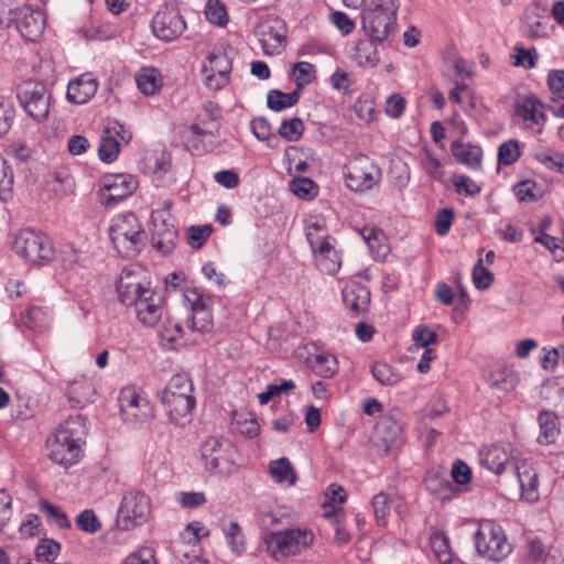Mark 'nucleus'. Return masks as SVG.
<instances>
[{
  "label": "nucleus",
  "mask_w": 564,
  "mask_h": 564,
  "mask_svg": "<svg viewBox=\"0 0 564 564\" xmlns=\"http://www.w3.org/2000/svg\"><path fill=\"white\" fill-rule=\"evenodd\" d=\"M91 384L85 378L72 381L66 390V395L72 406H83L89 401Z\"/></svg>",
  "instance_id": "obj_41"
},
{
  "label": "nucleus",
  "mask_w": 564,
  "mask_h": 564,
  "mask_svg": "<svg viewBox=\"0 0 564 564\" xmlns=\"http://www.w3.org/2000/svg\"><path fill=\"white\" fill-rule=\"evenodd\" d=\"M209 535V530L199 521L188 523L182 534L183 540L191 544H197Z\"/></svg>",
  "instance_id": "obj_61"
},
{
  "label": "nucleus",
  "mask_w": 564,
  "mask_h": 564,
  "mask_svg": "<svg viewBox=\"0 0 564 564\" xmlns=\"http://www.w3.org/2000/svg\"><path fill=\"white\" fill-rule=\"evenodd\" d=\"M482 262L484 260L479 259L473 268V282L478 290H487L494 282V274Z\"/></svg>",
  "instance_id": "obj_58"
},
{
  "label": "nucleus",
  "mask_w": 564,
  "mask_h": 564,
  "mask_svg": "<svg viewBox=\"0 0 564 564\" xmlns=\"http://www.w3.org/2000/svg\"><path fill=\"white\" fill-rule=\"evenodd\" d=\"M451 152L459 164L473 170L481 166L482 149L479 145L456 140L451 144Z\"/></svg>",
  "instance_id": "obj_27"
},
{
  "label": "nucleus",
  "mask_w": 564,
  "mask_h": 564,
  "mask_svg": "<svg viewBox=\"0 0 564 564\" xmlns=\"http://www.w3.org/2000/svg\"><path fill=\"white\" fill-rule=\"evenodd\" d=\"M151 499L142 490H128L119 505L116 524L123 531L132 530L148 522L151 516Z\"/></svg>",
  "instance_id": "obj_8"
},
{
  "label": "nucleus",
  "mask_w": 564,
  "mask_h": 564,
  "mask_svg": "<svg viewBox=\"0 0 564 564\" xmlns=\"http://www.w3.org/2000/svg\"><path fill=\"white\" fill-rule=\"evenodd\" d=\"M304 131L303 121L300 118H291L283 120L279 128L280 137L288 141H297L301 139Z\"/></svg>",
  "instance_id": "obj_50"
},
{
  "label": "nucleus",
  "mask_w": 564,
  "mask_h": 564,
  "mask_svg": "<svg viewBox=\"0 0 564 564\" xmlns=\"http://www.w3.org/2000/svg\"><path fill=\"white\" fill-rule=\"evenodd\" d=\"M119 151L120 143L118 139L104 131L98 148L99 160L105 163H112L118 158Z\"/></svg>",
  "instance_id": "obj_45"
},
{
  "label": "nucleus",
  "mask_w": 564,
  "mask_h": 564,
  "mask_svg": "<svg viewBox=\"0 0 564 564\" xmlns=\"http://www.w3.org/2000/svg\"><path fill=\"white\" fill-rule=\"evenodd\" d=\"M151 28L159 40L172 42L186 30V22L177 9L165 7L153 17Z\"/></svg>",
  "instance_id": "obj_15"
},
{
  "label": "nucleus",
  "mask_w": 564,
  "mask_h": 564,
  "mask_svg": "<svg viewBox=\"0 0 564 564\" xmlns=\"http://www.w3.org/2000/svg\"><path fill=\"white\" fill-rule=\"evenodd\" d=\"M76 524L77 527L86 532V533H96L100 530L101 523L99 519L97 518L96 513L91 509H85L83 510L77 517H76Z\"/></svg>",
  "instance_id": "obj_54"
},
{
  "label": "nucleus",
  "mask_w": 564,
  "mask_h": 564,
  "mask_svg": "<svg viewBox=\"0 0 564 564\" xmlns=\"http://www.w3.org/2000/svg\"><path fill=\"white\" fill-rule=\"evenodd\" d=\"M271 478L281 486L292 487L297 480V475L292 463L286 457L271 460L269 464Z\"/></svg>",
  "instance_id": "obj_32"
},
{
  "label": "nucleus",
  "mask_w": 564,
  "mask_h": 564,
  "mask_svg": "<svg viewBox=\"0 0 564 564\" xmlns=\"http://www.w3.org/2000/svg\"><path fill=\"white\" fill-rule=\"evenodd\" d=\"M9 14L13 15L8 19L9 22L15 23L17 30L24 40L35 42L42 35L45 28V18L41 10L22 7L10 10Z\"/></svg>",
  "instance_id": "obj_16"
},
{
  "label": "nucleus",
  "mask_w": 564,
  "mask_h": 564,
  "mask_svg": "<svg viewBox=\"0 0 564 564\" xmlns=\"http://www.w3.org/2000/svg\"><path fill=\"white\" fill-rule=\"evenodd\" d=\"M305 236L312 251L328 247L333 242V238L328 234L326 223L322 218H312L306 221Z\"/></svg>",
  "instance_id": "obj_28"
},
{
  "label": "nucleus",
  "mask_w": 564,
  "mask_h": 564,
  "mask_svg": "<svg viewBox=\"0 0 564 564\" xmlns=\"http://www.w3.org/2000/svg\"><path fill=\"white\" fill-rule=\"evenodd\" d=\"M122 564H155L154 551L151 547H141L128 555Z\"/></svg>",
  "instance_id": "obj_64"
},
{
  "label": "nucleus",
  "mask_w": 564,
  "mask_h": 564,
  "mask_svg": "<svg viewBox=\"0 0 564 564\" xmlns=\"http://www.w3.org/2000/svg\"><path fill=\"white\" fill-rule=\"evenodd\" d=\"M488 383L492 389L509 392L516 389L518 377L513 370L507 367H499L490 372Z\"/></svg>",
  "instance_id": "obj_36"
},
{
  "label": "nucleus",
  "mask_w": 564,
  "mask_h": 564,
  "mask_svg": "<svg viewBox=\"0 0 564 564\" xmlns=\"http://www.w3.org/2000/svg\"><path fill=\"white\" fill-rule=\"evenodd\" d=\"M135 188L137 181L129 174L106 175L99 188L100 202L110 206L130 196Z\"/></svg>",
  "instance_id": "obj_17"
},
{
  "label": "nucleus",
  "mask_w": 564,
  "mask_h": 564,
  "mask_svg": "<svg viewBox=\"0 0 564 564\" xmlns=\"http://www.w3.org/2000/svg\"><path fill=\"white\" fill-rule=\"evenodd\" d=\"M97 89V79L93 74L85 73L68 83L66 98L73 104L84 105L96 95Z\"/></svg>",
  "instance_id": "obj_24"
},
{
  "label": "nucleus",
  "mask_w": 564,
  "mask_h": 564,
  "mask_svg": "<svg viewBox=\"0 0 564 564\" xmlns=\"http://www.w3.org/2000/svg\"><path fill=\"white\" fill-rule=\"evenodd\" d=\"M510 458L511 447L508 443H494L478 452L479 464L496 475L505 470Z\"/></svg>",
  "instance_id": "obj_21"
},
{
  "label": "nucleus",
  "mask_w": 564,
  "mask_h": 564,
  "mask_svg": "<svg viewBox=\"0 0 564 564\" xmlns=\"http://www.w3.org/2000/svg\"><path fill=\"white\" fill-rule=\"evenodd\" d=\"M316 70L313 64L308 62H297L293 65L291 75L293 76L296 89L302 90L304 86L310 85L316 78Z\"/></svg>",
  "instance_id": "obj_44"
},
{
  "label": "nucleus",
  "mask_w": 564,
  "mask_h": 564,
  "mask_svg": "<svg viewBox=\"0 0 564 564\" xmlns=\"http://www.w3.org/2000/svg\"><path fill=\"white\" fill-rule=\"evenodd\" d=\"M377 43V41L371 39L360 40L357 42L354 57L359 66L366 68H373L377 66L380 59Z\"/></svg>",
  "instance_id": "obj_35"
},
{
  "label": "nucleus",
  "mask_w": 564,
  "mask_h": 564,
  "mask_svg": "<svg viewBox=\"0 0 564 564\" xmlns=\"http://www.w3.org/2000/svg\"><path fill=\"white\" fill-rule=\"evenodd\" d=\"M86 435V419L80 414L69 415L48 436V457L65 468L76 464L82 456Z\"/></svg>",
  "instance_id": "obj_1"
},
{
  "label": "nucleus",
  "mask_w": 564,
  "mask_h": 564,
  "mask_svg": "<svg viewBox=\"0 0 564 564\" xmlns=\"http://www.w3.org/2000/svg\"><path fill=\"white\" fill-rule=\"evenodd\" d=\"M299 99V90L283 93L278 89H272L267 95V105L273 111H282L294 106Z\"/></svg>",
  "instance_id": "obj_40"
},
{
  "label": "nucleus",
  "mask_w": 564,
  "mask_h": 564,
  "mask_svg": "<svg viewBox=\"0 0 564 564\" xmlns=\"http://www.w3.org/2000/svg\"><path fill=\"white\" fill-rule=\"evenodd\" d=\"M474 541L478 554L490 561H501L511 552V544L503 529L490 520L479 523Z\"/></svg>",
  "instance_id": "obj_9"
},
{
  "label": "nucleus",
  "mask_w": 564,
  "mask_h": 564,
  "mask_svg": "<svg viewBox=\"0 0 564 564\" xmlns=\"http://www.w3.org/2000/svg\"><path fill=\"white\" fill-rule=\"evenodd\" d=\"M400 8V0H370L364 8L365 12L382 13L390 17H395Z\"/></svg>",
  "instance_id": "obj_53"
},
{
  "label": "nucleus",
  "mask_w": 564,
  "mask_h": 564,
  "mask_svg": "<svg viewBox=\"0 0 564 564\" xmlns=\"http://www.w3.org/2000/svg\"><path fill=\"white\" fill-rule=\"evenodd\" d=\"M284 22L278 18L267 19L259 25V42L265 55H278L286 42Z\"/></svg>",
  "instance_id": "obj_18"
},
{
  "label": "nucleus",
  "mask_w": 564,
  "mask_h": 564,
  "mask_svg": "<svg viewBox=\"0 0 564 564\" xmlns=\"http://www.w3.org/2000/svg\"><path fill=\"white\" fill-rule=\"evenodd\" d=\"M109 237L113 248L124 258L137 257L145 242V232L133 213L115 217L109 228Z\"/></svg>",
  "instance_id": "obj_4"
},
{
  "label": "nucleus",
  "mask_w": 564,
  "mask_h": 564,
  "mask_svg": "<svg viewBox=\"0 0 564 564\" xmlns=\"http://www.w3.org/2000/svg\"><path fill=\"white\" fill-rule=\"evenodd\" d=\"M360 235L368 245L373 259L384 260L390 251L384 232L377 227L366 226L360 230Z\"/></svg>",
  "instance_id": "obj_30"
},
{
  "label": "nucleus",
  "mask_w": 564,
  "mask_h": 564,
  "mask_svg": "<svg viewBox=\"0 0 564 564\" xmlns=\"http://www.w3.org/2000/svg\"><path fill=\"white\" fill-rule=\"evenodd\" d=\"M39 510L46 517L48 523L56 524L61 529H69L70 521L66 513L57 506L42 499L39 502Z\"/></svg>",
  "instance_id": "obj_42"
},
{
  "label": "nucleus",
  "mask_w": 564,
  "mask_h": 564,
  "mask_svg": "<svg viewBox=\"0 0 564 564\" xmlns=\"http://www.w3.org/2000/svg\"><path fill=\"white\" fill-rule=\"evenodd\" d=\"M160 401L165 408L170 422L177 426H185L193 419L196 406L194 384L187 373H176L167 382L165 389L159 393Z\"/></svg>",
  "instance_id": "obj_2"
},
{
  "label": "nucleus",
  "mask_w": 564,
  "mask_h": 564,
  "mask_svg": "<svg viewBox=\"0 0 564 564\" xmlns=\"http://www.w3.org/2000/svg\"><path fill=\"white\" fill-rule=\"evenodd\" d=\"M138 88L147 96L155 95L162 87V75L155 67H143L135 74Z\"/></svg>",
  "instance_id": "obj_34"
},
{
  "label": "nucleus",
  "mask_w": 564,
  "mask_h": 564,
  "mask_svg": "<svg viewBox=\"0 0 564 564\" xmlns=\"http://www.w3.org/2000/svg\"><path fill=\"white\" fill-rule=\"evenodd\" d=\"M200 453L205 468L212 473L230 475L238 466V451L229 440L208 437L203 443Z\"/></svg>",
  "instance_id": "obj_7"
},
{
  "label": "nucleus",
  "mask_w": 564,
  "mask_h": 564,
  "mask_svg": "<svg viewBox=\"0 0 564 564\" xmlns=\"http://www.w3.org/2000/svg\"><path fill=\"white\" fill-rule=\"evenodd\" d=\"M536 420L539 424L536 442L543 446L555 444L561 434L558 416L553 411L542 410Z\"/></svg>",
  "instance_id": "obj_26"
},
{
  "label": "nucleus",
  "mask_w": 564,
  "mask_h": 564,
  "mask_svg": "<svg viewBox=\"0 0 564 564\" xmlns=\"http://www.w3.org/2000/svg\"><path fill=\"white\" fill-rule=\"evenodd\" d=\"M145 290H152L140 268L127 267L121 270L117 281L119 301L126 306H132L143 297Z\"/></svg>",
  "instance_id": "obj_13"
},
{
  "label": "nucleus",
  "mask_w": 564,
  "mask_h": 564,
  "mask_svg": "<svg viewBox=\"0 0 564 564\" xmlns=\"http://www.w3.org/2000/svg\"><path fill=\"white\" fill-rule=\"evenodd\" d=\"M47 313L37 306L30 307L23 316V323L32 329H40L45 326Z\"/></svg>",
  "instance_id": "obj_63"
},
{
  "label": "nucleus",
  "mask_w": 564,
  "mask_h": 564,
  "mask_svg": "<svg viewBox=\"0 0 564 564\" xmlns=\"http://www.w3.org/2000/svg\"><path fill=\"white\" fill-rule=\"evenodd\" d=\"M313 372L323 378H332L338 372V361L334 355L322 352L308 359Z\"/></svg>",
  "instance_id": "obj_38"
},
{
  "label": "nucleus",
  "mask_w": 564,
  "mask_h": 564,
  "mask_svg": "<svg viewBox=\"0 0 564 564\" xmlns=\"http://www.w3.org/2000/svg\"><path fill=\"white\" fill-rule=\"evenodd\" d=\"M318 270L323 273L333 275L337 273L341 267V256L332 243L328 247L318 249L313 252Z\"/></svg>",
  "instance_id": "obj_33"
},
{
  "label": "nucleus",
  "mask_w": 564,
  "mask_h": 564,
  "mask_svg": "<svg viewBox=\"0 0 564 564\" xmlns=\"http://www.w3.org/2000/svg\"><path fill=\"white\" fill-rule=\"evenodd\" d=\"M422 166L431 178L438 182L443 181V165L431 151H425L424 158L422 159Z\"/></svg>",
  "instance_id": "obj_59"
},
{
  "label": "nucleus",
  "mask_w": 564,
  "mask_h": 564,
  "mask_svg": "<svg viewBox=\"0 0 564 564\" xmlns=\"http://www.w3.org/2000/svg\"><path fill=\"white\" fill-rule=\"evenodd\" d=\"M525 35L531 39L545 37L550 33L549 20L540 17H527Z\"/></svg>",
  "instance_id": "obj_48"
},
{
  "label": "nucleus",
  "mask_w": 564,
  "mask_h": 564,
  "mask_svg": "<svg viewBox=\"0 0 564 564\" xmlns=\"http://www.w3.org/2000/svg\"><path fill=\"white\" fill-rule=\"evenodd\" d=\"M453 184L456 193L464 194L465 196H476L481 192L480 185L473 181L467 175H459L453 178Z\"/></svg>",
  "instance_id": "obj_62"
},
{
  "label": "nucleus",
  "mask_w": 564,
  "mask_h": 564,
  "mask_svg": "<svg viewBox=\"0 0 564 564\" xmlns=\"http://www.w3.org/2000/svg\"><path fill=\"white\" fill-rule=\"evenodd\" d=\"M361 28L365 34L377 42H384L397 30V18L376 12H361Z\"/></svg>",
  "instance_id": "obj_20"
},
{
  "label": "nucleus",
  "mask_w": 564,
  "mask_h": 564,
  "mask_svg": "<svg viewBox=\"0 0 564 564\" xmlns=\"http://www.w3.org/2000/svg\"><path fill=\"white\" fill-rule=\"evenodd\" d=\"M208 63L203 65L202 73L215 72L229 79L232 69L231 57L226 51L216 50L207 57Z\"/></svg>",
  "instance_id": "obj_37"
},
{
  "label": "nucleus",
  "mask_w": 564,
  "mask_h": 564,
  "mask_svg": "<svg viewBox=\"0 0 564 564\" xmlns=\"http://www.w3.org/2000/svg\"><path fill=\"white\" fill-rule=\"evenodd\" d=\"M346 184L356 192L371 189L381 180V171L365 154L355 155L346 165Z\"/></svg>",
  "instance_id": "obj_11"
},
{
  "label": "nucleus",
  "mask_w": 564,
  "mask_h": 564,
  "mask_svg": "<svg viewBox=\"0 0 564 564\" xmlns=\"http://www.w3.org/2000/svg\"><path fill=\"white\" fill-rule=\"evenodd\" d=\"M371 506L376 521L379 525L387 523L388 516L390 514L389 497L386 492L381 491L373 496Z\"/></svg>",
  "instance_id": "obj_51"
},
{
  "label": "nucleus",
  "mask_w": 564,
  "mask_h": 564,
  "mask_svg": "<svg viewBox=\"0 0 564 564\" xmlns=\"http://www.w3.org/2000/svg\"><path fill=\"white\" fill-rule=\"evenodd\" d=\"M343 302L354 315L365 314L370 306V291L361 283H348L341 291Z\"/></svg>",
  "instance_id": "obj_25"
},
{
  "label": "nucleus",
  "mask_w": 564,
  "mask_h": 564,
  "mask_svg": "<svg viewBox=\"0 0 564 564\" xmlns=\"http://www.w3.org/2000/svg\"><path fill=\"white\" fill-rule=\"evenodd\" d=\"M14 252L33 264L50 263L55 257L52 240L43 232L23 229L14 238Z\"/></svg>",
  "instance_id": "obj_6"
},
{
  "label": "nucleus",
  "mask_w": 564,
  "mask_h": 564,
  "mask_svg": "<svg viewBox=\"0 0 564 564\" xmlns=\"http://www.w3.org/2000/svg\"><path fill=\"white\" fill-rule=\"evenodd\" d=\"M205 117L199 115L197 121L192 123L183 133L187 149L195 154L214 151L218 145L219 124L221 109L215 101L203 104Z\"/></svg>",
  "instance_id": "obj_3"
},
{
  "label": "nucleus",
  "mask_w": 564,
  "mask_h": 564,
  "mask_svg": "<svg viewBox=\"0 0 564 564\" xmlns=\"http://www.w3.org/2000/svg\"><path fill=\"white\" fill-rule=\"evenodd\" d=\"M15 118V109L13 104L0 96V137H3L11 129Z\"/></svg>",
  "instance_id": "obj_52"
},
{
  "label": "nucleus",
  "mask_w": 564,
  "mask_h": 564,
  "mask_svg": "<svg viewBox=\"0 0 564 564\" xmlns=\"http://www.w3.org/2000/svg\"><path fill=\"white\" fill-rule=\"evenodd\" d=\"M187 326L194 332L209 333L214 327L210 308L192 313L191 318L187 321Z\"/></svg>",
  "instance_id": "obj_49"
},
{
  "label": "nucleus",
  "mask_w": 564,
  "mask_h": 564,
  "mask_svg": "<svg viewBox=\"0 0 564 564\" xmlns=\"http://www.w3.org/2000/svg\"><path fill=\"white\" fill-rule=\"evenodd\" d=\"M373 378L383 386H394L401 381V375L387 362H375L371 367Z\"/></svg>",
  "instance_id": "obj_46"
},
{
  "label": "nucleus",
  "mask_w": 564,
  "mask_h": 564,
  "mask_svg": "<svg viewBox=\"0 0 564 564\" xmlns=\"http://www.w3.org/2000/svg\"><path fill=\"white\" fill-rule=\"evenodd\" d=\"M315 535L306 528H295L270 532L264 536L268 553L275 560L295 556L308 549Z\"/></svg>",
  "instance_id": "obj_5"
},
{
  "label": "nucleus",
  "mask_w": 564,
  "mask_h": 564,
  "mask_svg": "<svg viewBox=\"0 0 564 564\" xmlns=\"http://www.w3.org/2000/svg\"><path fill=\"white\" fill-rule=\"evenodd\" d=\"M118 401L122 420L131 426L138 427L152 421L153 410L148 398L134 388H123Z\"/></svg>",
  "instance_id": "obj_10"
},
{
  "label": "nucleus",
  "mask_w": 564,
  "mask_h": 564,
  "mask_svg": "<svg viewBox=\"0 0 564 564\" xmlns=\"http://www.w3.org/2000/svg\"><path fill=\"white\" fill-rule=\"evenodd\" d=\"M292 192L301 198H312L316 195V184L306 177L295 178L291 182Z\"/></svg>",
  "instance_id": "obj_60"
},
{
  "label": "nucleus",
  "mask_w": 564,
  "mask_h": 564,
  "mask_svg": "<svg viewBox=\"0 0 564 564\" xmlns=\"http://www.w3.org/2000/svg\"><path fill=\"white\" fill-rule=\"evenodd\" d=\"M521 156L520 144L517 140H509L501 143L498 148V163L500 165H511Z\"/></svg>",
  "instance_id": "obj_47"
},
{
  "label": "nucleus",
  "mask_w": 564,
  "mask_h": 564,
  "mask_svg": "<svg viewBox=\"0 0 564 564\" xmlns=\"http://www.w3.org/2000/svg\"><path fill=\"white\" fill-rule=\"evenodd\" d=\"M205 14L207 20L216 25H225L228 21L226 8L218 0L207 1Z\"/></svg>",
  "instance_id": "obj_56"
},
{
  "label": "nucleus",
  "mask_w": 564,
  "mask_h": 564,
  "mask_svg": "<svg viewBox=\"0 0 564 564\" xmlns=\"http://www.w3.org/2000/svg\"><path fill=\"white\" fill-rule=\"evenodd\" d=\"M547 88L551 91L550 99L564 100V70L553 69L547 74Z\"/></svg>",
  "instance_id": "obj_57"
},
{
  "label": "nucleus",
  "mask_w": 564,
  "mask_h": 564,
  "mask_svg": "<svg viewBox=\"0 0 564 564\" xmlns=\"http://www.w3.org/2000/svg\"><path fill=\"white\" fill-rule=\"evenodd\" d=\"M513 108L518 117L531 126H538V132H542L547 121L544 112L546 105L535 94L518 95Z\"/></svg>",
  "instance_id": "obj_19"
},
{
  "label": "nucleus",
  "mask_w": 564,
  "mask_h": 564,
  "mask_svg": "<svg viewBox=\"0 0 564 564\" xmlns=\"http://www.w3.org/2000/svg\"><path fill=\"white\" fill-rule=\"evenodd\" d=\"M402 429L392 416L382 417L376 425V435L384 445V452L388 453L401 441Z\"/></svg>",
  "instance_id": "obj_29"
},
{
  "label": "nucleus",
  "mask_w": 564,
  "mask_h": 564,
  "mask_svg": "<svg viewBox=\"0 0 564 564\" xmlns=\"http://www.w3.org/2000/svg\"><path fill=\"white\" fill-rule=\"evenodd\" d=\"M152 246L162 254H170L176 246L178 231L165 212L155 210L151 215Z\"/></svg>",
  "instance_id": "obj_14"
},
{
  "label": "nucleus",
  "mask_w": 564,
  "mask_h": 564,
  "mask_svg": "<svg viewBox=\"0 0 564 564\" xmlns=\"http://www.w3.org/2000/svg\"><path fill=\"white\" fill-rule=\"evenodd\" d=\"M132 306L138 319L147 326H154L162 317V299L153 290H145L143 297Z\"/></svg>",
  "instance_id": "obj_22"
},
{
  "label": "nucleus",
  "mask_w": 564,
  "mask_h": 564,
  "mask_svg": "<svg viewBox=\"0 0 564 564\" xmlns=\"http://www.w3.org/2000/svg\"><path fill=\"white\" fill-rule=\"evenodd\" d=\"M517 478L520 485L521 497L529 502L539 500V473L533 463L521 460L517 464Z\"/></svg>",
  "instance_id": "obj_23"
},
{
  "label": "nucleus",
  "mask_w": 564,
  "mask_h": 564,
  "mask_svg": "<svg viewBox=\"0 0 564 564\" xmlns=\"http://www.w3.org/2000/svg\"><path fill=\"white\" fill-rule=\"evenodd\" d=\"M14 176L7 160L0 155V200L7 203L13 198Z\"/></svg>",
  "instance_id": "obj_43"
},
{
  "label": "nucleus",
  "mask_w": 564,
  "mask_h": 564,
  "mask_svg": "<svg viewBox=\"0 0 564 564\" xmlns=\"http://www.w3.org/2000/svg\"><path fill=\"white\" fill-rule=\"evenodd\" d=\"M430 546L440 563L448 564L452 562L453 553L448 538L441 531H433L430 535Z\"/></svg>",
  "instance_id": "obj_39"
},
{
  "label": "nucleus",
  "mask_w": 564,
  "mask_h": 564,
  "mask_svg": "<svg viewBox=\"0 0 564 564\" xmlns=\"http://www.w3.org/2000/svg\"><path fill=\"white\" fill-rule=\"evenodd\" d=\"M220 529L232 554L240 556L246 551V540L237 521L221 519Z\"/></svg>",
  "instance_id": "obj_31"
},
{
  "label": "nucleus",
  "mask_w": 564,
  "mask_h": 564,
  "mask_svg": "<svg viewBox=\"0 0 564 564\" xmlns=\"http://www.w3.org/2000/svg\"><path fill=\"white\" fill-rule=\"evenodd\" d=\"M18 99L25 112L35 121L45 120L50 113V95L44 84L24 82L18 87Z\"/></svg>",
  "instance_id": "obj_12"
},
{
  "label": "nucleus",
  "mask_w": 564,
  "mask_h": 564,
  "mask_svg": "<svg viewBox=\"0 0 564 564\" xmlns=\"http://www.w3.org/2000/svg\"><path fill=\"white\" fill-rule=\"evenodd\" d=\"M185 300L188 302L192 313L208 310L213 305L212 297L205 295L198 289L187 290L185 293Z\"/></svg>",
  "instance_id": "obj_55"
}]
</instances>
